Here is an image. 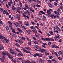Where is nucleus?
Here are the masks:
<instances>
[{
	"instance_id": "obj_64",
	"label": "nucleus",
	"mask_w": 63,
	"mask_h": 63,
	"mask_svg": "<svg viewBox=\"0 0 63 63\" xmlns=\"http://www.w3.org/2000/svg\"><path fill=\"white\" fill-rule=\"evenodd\" d=\"M19 35L21 36V37H23V35L21 33H20Z\"/></svg>"
},
{
	"instance_id": "obj_3",
	"label": "nucleus",
	"mask_w": 63,
	"mask_h": 63,
	"mask_svg": "<svg viewBox=\"0 0 63 63\" xmlns=\"http://www.w3.org/2000/svg\"><path fill=\"white\" fill-rule=\"evenodd\" d=\"M23 50L25 52L28 53H30V54L31 55H33V54L31 53V52H30L29 51L24 49Z\"/></svg>"
},
{
	"instance_id": "obj_18",
	"label": "nucleus",
	"mask_w": 63,
	"mask_h": 63,
	"mask_svg": "<svg viewBox=\"0 0 63 63\" xmlns=\"http://www.w3.org/2000/svg\"><path fill=\"white\" fill-rule=\"evenodd\" d=\"M20 15L19 14H18L16 17V18L17 19H18V20H20Z\"/></svg>"
},
{
	"instance_id": "obj_35",
	"label": "nucleus",
	"mask_w": 63,
	"mask_h": 63,
	"mask_svg": "<svg viewBox=\"0 0 63 63\" xmlns=\"http://www.w3.org/2000/svg\"><path fill=\"white\" fill-rule=\"evenodd\" d=\"M25 63H32L30 62V61L29 60L26 61H25Z\"/></svg>"
},
{
	"instance_id": "obj_8",
	"label": "nucleus",
	"mask_w": 63,
	"mask_h": 63,
	"mask_svg": "<svg viewBox=\"0 0 63 63\" xmlns=\"http://www.w3.org/2000/svg\"><path fill=\"white\" fill-rule=\"evenodd\" d=\"M15 50H16V51H17V52H18L19 53H21V51H20V49H18L17 48H15Z\"/></svg>"
},
{
	"instance_id": "obj_45",
	"label": "nucleus",
	"mask_w": 63,
	"mask_h": 63,
	"mask_svg": "<svg viewBox=\"0 0 63 63\" xmlns=\"http://www.w3.org/2000/svg\"><path fill=\"white\" fill-rule=\"evenodd\" d=\"M8 58H10V59H13V56L11 55H10V56Z\"/></svg>"
},
{
	"instance_id": "obj_42",
	"label": "nucleus",
	"mask_w": 63,
	"mask_h": 63,
	"mask_svg": "<svg viewBox=\"0 0 63 63\" xmlns=\"http://www.w3.org/2000/svg\"><path fill=\"white\" fill-rule=\"evenodd\" d=\"M33 43L35 44H38V42L36 41H33Z\"/></svg>"
},
{
	"instance_id": "obj_40",
	"label": "nucleus",
	"mask_w": 63,
	"mask_h": 63,
	"mask_svg": "<svg viewBox=\"0 0 63 63\" xmlns=\"http://www.w3.org/2000/svg\"><path fill=\"white\" fill-rule=\"evenodd\" d=\"M49 58L50 59H52L53 58V56L51 55L50 56H49Z\"/></svg>"
},
{
	"instance_id": "obj_4",
	"label": "nucleus",
	"mask_w": 63,
	"mask_h": 63,
	"mask_svg": "<svg viewBox=\"0 0 63 63\" xmlns=\"http://www.w3.org/2000/svg\"><path fill=\"white\" fill-rule=\"evenodd\" d=\"M45 12H44L43 11H40L39 13V15L40 16H42V15H45Z\"/></svg>"
},
{
	"instance_id": "obj_47",
	"label": "nucleus",
	"mask_w": 63,
	"mask_h": 63,
	"mask_svg": "<svg viewBox=\"0 0 63 63\" xmlns=\"http://www.w3.org/2000/svg\"><path fill=\"white\" fill-rule=\"evenodd\" d=\"M3 11V9L2 8H0V11L2 13Z\"/></svg>"
},
{
	"instance_id": "obj_46",
	"label": "nucleus",
	"mask_w": 63,
	"mask_h": 63,
	"mask_svg": "<svg viewBox=\"0 0 63 63\" xmlns=\"http://www.w3.org/2000/svg\"><path fill=\"white\" fill-rule=\"evenodd\" d=\"M29 9L30 10V11H32V12H34V10H32V8H29Z\"/></svg>"
},
{
	"instance_id": "obj_30",
	"label": "nucleus",
	"mask_w": 63,
	"mask_h": 63,
	"mask_svg": "<svg viewBox=\"0 0 63 63\" xmlns=\"http://www.w3.org/2000/svg\"><path fill=\"white\" fill-rule=\"evenodd\" d=\"M25 7L27 9H29L30 8L28 6V5L27 4H25Z\"/></svg>"
},
{
	"instance_id": "obj_43",
	"label": "nucleus",
	"mask_w": 63,
	"mask_h": 63,
	"mask_svg": "<svg viewBox=\"0 0 63 63\" xmlns=\"http://www.w3.org/2000/svg\"><path fill=\"white\" fill-rule=\"evenodd\" d=\"M9 27L10 28V30H12L14 29V28H13V27H12V26H10Z\"/></svg>"
},
{
	"instance_id": "obj_24",
	"label": "nucleus",
	"mask_w": 63,
	"mask_h": 63,
	"mask_svg": "<svg viewBox=\"0 0 63 63\" xmlns=\"http://www.w3.org/2000/svg\"><path fill=\"white\" fill-rule=\"evenodd\" d=\"M21 10V7H18L16 8V10L17 11H20Z\"/></svg>"
},
{
	"instance_id": "obj_44",
	"label": "nucleus",
	"mask_w": 63,
	"mask_h": 63,
	"mask_svg": "<svg viewBox=\"0 0 63 63\" xmlns=\"http://www.w3.org/2000/svg\"><path fill=\"white\" fill-rule=\"evenodd\" d=\"M15 45L17 47H20V45L16 43L15 44Z\"/></svg>"
},
{
	"instance_id": "obj_54",
	"label": "nucleus",
	"mask_w": 63,
	"mask_h": 63,
	"mask_svg": "<svg viewBox=\"0 0 63 63\" xmlns=\"http://www.w3.org/2000/svg\"><path fill=\"white\" fill-rule=\"evenodd\" d=\"M34 36H35V37H36L37 38H39V36H38V35H37V34H35L34 35Z\"/></svg>"
},
{
	"instance_id": "obj_25",
	"label": "nucleus",
	"mask_w": 63,
	"mask_h": 63,
	"mask_svg": "<svg viewBox=\"0 0 63 63\" xmlns=\"http://www.w3.org/2000/svg\"><path fill=\"white\" fill-rule=\"evenodd\" d=\"M49 33L50 34H51V35H53L54 34V33H53V32L51 31H49Z\"/></svg>"
},
{
	"instance_id": "obj_50",
	"label": "nucleus",
	"mask_w": 63,
	"mask_h": 63,
	"mask_svg": "<svg viewBox=\"0 0 63 63\" xmlns=\"http://www.w3.org/2000/svg\"><path fill=\"white\" fill-rule=\"evenodd\" d=\"M54 4L55 6H57V3L56 2H55L54 3Z\"/></svg>"
},
{
	"instance_id": "obj_63",
	"label": "nucleus",
	"mask_w": 63,
	"mask_h": 63,
	"mask_svg": "<svg viewBox=\"0 0 63 63\" xmlns=\"http://www.w3.org/2000/svg\"><path fill=\"white\" fill-rule=\"evenodd\" d=\"M55 47V45H53L51 47H52V48H54Z\"/></svg>"
},
{
	"instance_id": "obj_38",
	"label": "nucleus",
	"mask_w": 63,
	"mask_h": 63,
	"mask_svg": "<svg viewBox=\"0 0 63 63\" xmlns=\"http://www.w3.org/2000/svg\"><path fill=\"white\" fill-rule=\"evenodd\" d=\"M30 28L31 29H33V30H34L35 29V27L33 26H31L30 27Z\"/></svg>"
},
{
	"instance_id": "obj_36",
	"label": "nucleus",
	"mask_w": 63,
	"mask_h": 63,
	"mask_svg": "<svg viewBox=\"0 0 63 63\" xmlns=\"http://www.w3.org/2000/svg\"><path fill=\"white\" fill-rule=\"evenodd\" d=\"M6 52H5H5H2V54L3 55V56H6Z\"/></svg>"
},
{
	"instance_id": "obj_21",
	"label": "nucleus",
	"mask_w": 63,
	"mask_h": 63,
	"mask_svg": "<svg viewBox=\"0 0 63 63\" xmlns=\"http://www.w3.org/2000/svg\"><path fill=\"white\" fill-rule=\"evenodd\" d=\"M5 52H6V54L7 55L8 57V58L10 56V54L9 53L8 51H5Z\"/></svg>"
},
{
	"instance_id": "obj_52",
	"label": "nucleus",
	"mask_w": 63,
	"mask_h": 63,
	"mask_svg": "<svg viewBox=\"0 0 63 63\" xmlns=\"http://www.w3.org/2000/svg\"><path fill=\"white\" fill-rule=\"evenodd\" d=\"M55 37L56 38H57V39H60V37H59V36L57 35H55Z\"/></svg>"
},
{
	"instance_id": "obj_32",
	"label": "nucleus",
	"mask_w": 63,
	"mask_h": 63,
	"mask_svg": "<svg viewBox=\"0 0 63 63\" xmlns=\"http://www.w3.org/2000/svg\"><path fill=\"white\" fill-rule=\"evenodd\" d=\"M12 33H16V32L15 31V29H14L12 30Z\"/></svg>"
},
{
	"instance_id": "obj_61",
	"label": "nucleus",
	"mask_w": 63,
	"mask_h": 63,
	"mask_svg": "<svg viewBox=\"0 0 63 63\" xmlns=\"http://www.w3.org/2000/svg\"><path fill=\"white\" fill-rule=\"evenodd\" d=\"M26 39V38H24V37H21V40H25V39Z\"/></svg>"
},
{
	"instance_id": "obj_49",
	"label": "nucleus",
	"mask_w": 63,
	"mask_h": 63,
	"mask_svg": "<svg viewBox=\"0 0 63 63\" xmlns=\"http://www.w3.org/2000/svg\"><path fill=\"white\" fill-rule=\"evenodd\" d=\"M26 32L28 34H30V32H29V30H26Z\"/></svg>"
},
{
	"instance_id": "obj_29",
	"label": "nucleus",
	"mask_w": 63,
	"mask_h": 63,
	"mask_svg": "<svg viewBox=\"0 0 63 63\" xmlns=\"http://www.w3.org/2000/svg\"><path fill=\"white\" fill-rule=\"evenodd\" d=\"M19 42L21 44H22L23 43V41L21 39H20L19 40Z\"/></svg>"
},
{
	"instance_id": "obj_10",
	"label": "nucleus",
	"mask_w": 63,
	"mask_h": 63,
	"mask_svg": "<svg viewBox=\"0 0 63 63\" xmlns=\"http://www.w3.org/2000/svg\"><path fill=\"white\" fill-rule=\"evenodd\" d=\"M39 50V51H41V52H46V50L42 48H40Z\"/></svg>"
},
{
	"instance_id": "obj_13",
	"label": "nucleus",
	"mask_w": 63,
	"mask_h": 63,
	"mask_svg": "<svg viewBox=\"0 0 63 63\" xmlns=\"http://www.w3.org/2000/svg\"><path fill=\"white\" fill-rule=\"evenodd\" d=\"M25 48L26 49L28 50V51L30 50H31V48L29 47H25Z\"/></svg>"
},
{
	"instance_id": "obj_12",
	"label": "nucleus",
	"mask_w": 63,
	"mask_h": 63,
	"mask_svg": "<svg viewBox=\"0 0 63 63\" xmlns=\"http://www.w3.org/2000/svg\"><path fill=\"white\" fill-rule=\"evenodd\" d=\"M48 6L49 8H52L53 7L51 3H48Z\"/></svg>"
},
{
	"instance_id": "obj_41",
	"label": "nucleus",
	"mask_w": 63,
	"mask_h": 63,
	"mask_svg": "<svg viewBox=\"0 0 63 63\" xmlns=\"http://www.w3.org/2000/svg\"><path fill=\"white\" fill-rule=\"evenodd\" d=\"M7 11L6 10H3L2 13H3V14H6Z\"/></svg>"
},
{
	"instance_id": "obj_34",
	"label": "nucleus",
	"mask_w": 63,
	"mask_h": 63,
	"mask_svg": "<svg viewBox=\"0 0 63 63\" xmlns=\"http://www.w3.org/2000/svg\"><path fill=\"white\" fill-rule=\"evenodd\" d=\"M11 60L12 61V62H14V63H16V61L15 59H11Z\"/></svg>"
},
{
	"instance_id": "obj_15",
	"label": "nucleus",
	"mask_w": 63,
	"mask_h": 63,
	"mask_svg": "<svg viewBox=\"0 0 63 63\" xmlns=\"http://www.w3.org/2000/svg\"><path fill=\"white\" fill-rule=\"evenodd\" d=\"M17 30L18 31L19 33H22V30H21L19 28H18L17 29Z\"/></svg>"
},
{
	"instance_id": "obj_22",
	"label": "nucleus",
	"mask_w": 63,
	"mask_h": 63,
	"mask_svg": "<svg viewBox=\"0 0 63 63\" xmlns=\"http://www.w3.org/2000/svg\"><path fill=\"white\" fill-rule=\"evenodd\" d=\"M12 9L13 11H15L16 9L14 5L12 6Z\"/></svg>"
},
{
	"instance_id": "obj_57",
	"label": "nucleus",
	"mask_w": 63,
	"mask_h": 63,
	"mask_svg": "<svg viewBox=\"0 0 63 63\" xmlns=\"http://www.w3.org/2000/svg\"><path fill=\"white\" fill-rule=\"evenodd\" d=\"M8 5L9 6H11L12 5H11V3L10 2H9L8 3Z\"/></svg>"
},
{
	"instance_id": "obj_5",
	"label": "nucleus",
	"mask_w": 63,
	"mask_h": 63,
	"mask_svg": "<svg viewBox=\"0 0 63 63\" xmlns=\"http://www.w3.org/2000/svg\"><path fill=\"white\" fill-rule=\"evenodd\" d=\"M14 24L15 25H16L17 27L18 28L19 27V24L16 22H15V23H14Z\"/></svg>"
},
{
	"instance_id": "obj_56",
	"label": "nucleus",
	"mask_w": 63,
	"mask_h": 63,
	"mask_svg": "<svg viewBox=\"0 0 63 63\" xmlns=\"http://www.w3.org/2000/svg\"><path fill=\"white\" fill-rule=\"evenodd\" d=\"M19 5H20V7H21L22 6V3L20 2Z\"/></svg>"
},
{
	"instance_id": "obj_37",
	"label": "nucleus",
	"mask_w": 63,
	"mask_h": 63,
	"mask_svg": "<svg viewBox=\"0 0 63 63\" xmlns=\"http://www.w3.org/2000/svg\"><path fill=\"white\" fill-rule=\"evenodd\" d=\"M37 3H38L39 4H41V3L42 2L41 1H40V0H37Z\"/></svg>"
},
{
	"instance_id": "obj_60",
	"label": "nucleus",
	"mask_w": 63,
	"mask_h": 63,
	"mask_svg": "<svg viewBox=\"0 0 63 63\" xmlns=\"http://www.w3.org/2000/svg\"><path fill=\"white\" fill-rule=\"evenodd\" d=\"M39 25L41 26H43V24L41 23H39Z\"/></svg>"
},
{
	"instance_id": "obj_2",
	"label": "nucleus",
	"mask_w": 63,
	"mask_h": 63,
	"mask_svg": "<svg viewBox=\"0 0 63 63\" xmlns=\"http://www.w3.org/2000/svg\"><path fill=\"white\" fill-rule=\"evenodd\" d=\"M6 59V58L4 57H3L1 58H0V60L2 62H5V60Z\"/></svg>"
},
{
	"instance_id": "obj_11",
	"label": "nucleus",
	"mask_w": 63,
	"mask_h": 63,
	"mask_svg": "<svg viewBox=\"0 0 63 63\" xmlns=\"http://www.w3.org/2000/svg\"><path fill=\"white\" fill-rule=\"evenodd\" d=\"M43 19H42V21H45V20H47V18H46V16H43Z\"/></svg>"
},
{
	"instance_id": "obj_23",
	"label": "nucleus",
	"mask_w": 63,
	"mask_h": 63,
	"mask_svg": "<svg viewBox=\"0 0 63 63\" xmlns=\"http://www.w3.org/2000/svg\"><path fill=\"white\" fill-rule=\"evenodd\" d=\"M33 32L35 34L37 33V31L36 30H32Z\"/></svg>"
},
{
	"instance_id": "obj_51",
	"label": "nucleus",
	"mask_w": 63,
	"mask_h": 63,
	"mask_svg": "<svg viewBox=\"0 0 63 63\" xmlns=\"http://www.w3.org/2000/svg\"><path fill=\"white\" fill-rule=\"evenodd\" d=\"M10 2L12 5H13V2L12 0H10Z\"/></svg>"
},
{
	"instance_id": "obj_9",
	"label": "nucleus",
	"mask_w": 63,
	"mask_h": 63,
	"mask_svg": "<svg viewBox=\"0 0 63 63\" xmlns=\"http://www.w3.org/2000/svg\"><path fill=\"white\" fill-rule=\"evenodd\" d=\"M10 52V53H11L13 54H16L17 53L16 52H14V50H11Z\"/></svg>"
},
{
	"instance_id": "obj_20",
	"label": "nucleus",
	"mask_w": 63,
	"mask_h": 63,
	"mask_svg": "<svg viewBox=\"0 0 63 63\" xmlns=\"http://www.w3.org/2000/svg\"><path fill=\"white\" fill-rule=\"evenodd\" d=\"M56 29L57 30H58V31H59V32H61V29L59 27H57V28Z\"/></svg>"
},
{
	"instance_id": "obj_28",
	"label": "nucleus",
	"mask_w": 63,
	"mask_h": 63,
	"mask_svg": "<svg viewBox=\"0 0 63 63\" xmlns=\"http://www.w3.org/2000/svg\"><path fill=\"white\" fill-rule=\"evenodd\" d=\"M5 29L6 31H8L9 30V27L7 26H6Z\"/></svg>"
},
{
	"instance_id": "obj_26",
	"label": "nucleus",
	"mask_w": 63,
	"mask_h": 63,
	"mask_svg": "<svg viewBox=\"0 0 63 63\" xmlns=\"http://www.w3.org/2000/svg\"><path fill=\"white\" fill-rule=\"evenodd\" d=\"M39 63H40L41 62H41H44V61L42 59H41V58H39Z\"/></svg>"
},
{
	"instance_id": "obj_6",
	"label": "nucleus",
	"mask_w": 63,
	"mask_h": 63,
	"mask_svg": "<svg viewBox=\"0 0 63 63\" xmlns=\"http://www.w3.org/2000/svg\"><path fill=\"white\" fill-rule=\"evenodd\" d=\"M4 47H3V46L1 44L0 45V50H4Z\"/></svg>"
},
{
	"instance_id": "obj_48",
	"label": "nucleus",
	"mask_w": 63,
	"mask_h": 63,
	"mask_svg": "<svg viewBox=\"0 0 63 63\" xmlns=\"http://www.w3.org/2000/svg\"><path fill=\"white\" fill-rule=\"evenodd\" d=\"M46 41H49V38H45Z\"/></svg>"
},
{
	"instance_id": "obj_17",
	"label": "nucleus",
	"mask_w": 63,
	"mask_h": 63,
	"mask_svg": "<svg viewBox=\"0 0 63 63\" xmlns=\"http://www.w3.org/2000/svg\"><path fill=\"white\" fill-rule=\"evenodd\" d=\"M35 47L37 49H40V47L38 46V45H36L35 46Z\"/></svg>"
},
{
	"instance_id": "obj_58",
	"label": "nucleus",
	"mask_w": 63,
	"mask_h": 63,
	"mask_svg": "<svg viewBox=\"0 0 63 63\" xmlns=\"http://www.w3.org/2000/svg\"><path fill=\"white\" fill-rule=\"evenodd\" d=\"M28 44L29 46H31V42H28Z\"/></svg>"
},
{
	"instance_id": "obj_33",
	"label": "nucleus",
	"mask_w": 63,
	"mask_h": 63,
	"mask_svg": "<svg viewBox=\"0 0 63 63\" xmlns=\"http://www.w3.org/2000/svg\"><path fill=\"white\" fill-rule=\"evenodd\" d=\"M47 63H51V60H47Z\"/></svg>"
},
{
	"instance_id": "obj_55",
	"label": "nucleus",
	"mask_w": 63,
	"mask_h": 63,
	"mask_svg": "<svg viewBox=\"0 0 63 63\" xmlns=\"http://www.w3.org/2000/svg\"><path fill=\"white\" fill-rule=\"evenodd\" d=\"M39 56L40 57H42V54L41 53H40L39 54Z\"/></svg>"
},
{
	"instance_id": "obj_62",
	"label": "nucleus",
	"mask_w": 63,
	"mask_h": 63,
	"mask_svg": "<svg viewBox=\"0 0 63 63\" xmlns=\"http://www.w3.org/2000/svg\"><path fill=\"white\" fill-rule=\"evenodd\" d=\"M45 54L46 55H49V53H47V52H45Z\"/></svg>"
},
{
	"instance_id": "obj_16",
	"label": "nucleus",
	"mask_w": 63,
	"mask_h": 63,
	"mask_svg": "<svg viewBox=\"0 0 63 63\" xmlns=\"http://www.w3.org/2000/svg\"><path fill=\"white\" fill-rule=\"evenodd\" d=\"M54 13L55 14H60L61 15V13L60 12H59L56 11H54Z\"/></svg>"
},
{
	"instance_id": "obj_53",
	"label": "nucleus",
	"mask_w": 63,
	"mask_h": 63,
	"mask_svg": "<svg viewBox=\"0 0 63 63\" xmlns=\"http://www.w3.org/2000/svg\"><path fill=\"white\" fill-rule=\"evenodd\" d=\"M46 36L47 37H49V36H50V34H49L48 33H47L46 34Z\"/></svg>"
},
{
	"instance_id": "obj_14",
	"label": "nucleus",
	"mask_w": 63,
	"mask_h": 63,
	"mask_svg": "<svg viewBox=\"0 0 63 63\" xmlns=\"http://www.w3.org/2000/svg\"><path fill=\"white\" fill-rule=\"evenodd\" d=\"M51 17H54V18H56V15L55 14H53L51 16Z\"/></svg>"
},
{
	"instance_id": "obj_1",
	"label": "nucleus",
	"mask_w": 63,
	"mask_h": 63,
	"mask_svg": "<svg viewBox=\"0 0 63 63\" xmlns=\"http://www.w3.org/2000/svg\"><path fill=\"white\" fill-rule=\"evenodd\" d=\"M52 11H53V10L51 9L47 10V14H48V15H49V16H50V14H51L50 12H52Z\"/></svg>"
},
{
	"instance_id": "obj_27",
	"label": "nucleus",
	"mask_w": 63,
	"mask_h": 63,
	"mask_svg": "<svg viewBox=\"0 0 63 63\" xmlns=\"http://www.w3.org/2000/svg\"><path fill=\"white\" fill-rule=\"evenodd\" d=\"M3 39L4 40H5V41H6L7 39V38L5 37L4 36H3L1 38V39Z\"/></svg>"
},
{
	"instance_id": "obj_19",
	"label": "nucleus",
	"mask_w": 63,
	"mask_h": 63,
	"mask_svg": "<svg viewBox=\"0 0 63 63\" xmlns=\"http://www.w3.org/2000/svg\"><path fill=\"white\" fill-rule=\"evenodd\" d=\"M60 13H59L56 15V17L57 18H59V16H60Z\"/></svg>"
},
{
	"instance_id": "obj_7",
	"label": "nucleus",
	"mask_w": 63,
	"mask_h": 63,
	"mask_svg": "<svg viewBox=\"0 0 63 63\" xmlns=\"http://www.w3.org/2000/svg\"><path fill=\"white\" fill-rule=\"evenodd\" d=\"M23 16L24 17H26L28 19H29V17L28 16H26L25 15V14L24 13H23Z\"/></svg>"
},
{
	"instance_id": "obj_39",
	"label": "nucleus",
	"mask_w": 63,
	"mask_h": 63,
	"mask_svg": "<svg viewBox=\"0 0 63 63\" xmlns=\"http://www.w3.org/2000/svg\"><path fill=\"white\" fill-rule=\"evenodd\" d=\"M54 41V39L52 38H49V41Z\"/></svg>"
},
{
	"instance_id": "obj_59",
	"label": "nucleus",
	"mask_w": 63,
	"mask_h": 63,
	"mask_svg": "<svg viewBox=\"0 0 63 63\" xmlns=\"http://www.w3.org/2000/svg\"><path fill=\"white\" fill-rule=\"evenodd\" d=\"M3 36H2V34H0V39H1V38H2V37Z\"/></svg>"
},
{
	"instance_id": "obj_31",
	"label": "nucleus",
	"mask_w": 63,
	"mask_h": 63,
	"mask_svg": "<svg viewBox=\"0 0 63 63\" xmlns=\"http://www.w3.org/2000/svg\"><path fill=\"white\" fill-rule=\"evenodd\" d=\"M4 5V3L3 2H1V3H0V6L1 7L2 6H3Z\"/></svg>"
}]
</instances>
